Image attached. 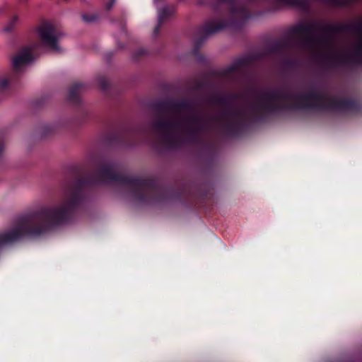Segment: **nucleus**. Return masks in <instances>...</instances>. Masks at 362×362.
<instances>
[{"instance_id":"1","label":"nucleus","mask_w":362,"mask_h":362,"mask_svg":"<svg viewBox=\"0 0 362 362\" xmlns=\"http://www.w3.org/2000/svg\"><path fill=\"white\" fill-rule=\"evenodd\" d=\"M36 35L38 42L33 45L31 47L23 50L13 59V66L16 70L20 69L33 60L30 54L31 50L40 47H47L55 52H59L60 48L57 44L58 35L52 25L45 23L40 25L36 29Z\"/></svg>"},{"instance_id":"2","label":"nucleus","mask_w":362,"mask_h":362,"mask_svg":"<svg viewBox=\"0 0 362 362\" xmlns=\"http://www.w3.org/2000/svg\"><path fill=\"white\" fill-rule=\"evenodd\" d=\"M25 229L18 228L14 230L0 235V243H7L18 240L24 233Z\"/></svg>"}]
</instances>
